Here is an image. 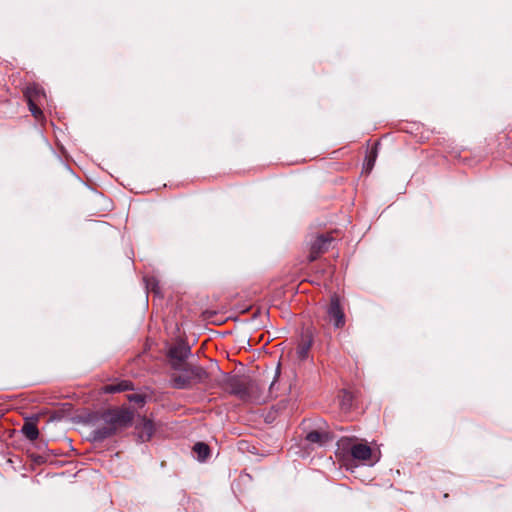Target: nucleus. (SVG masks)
Segmentation results:
<instances>
[{
    "label": "nucleus",
    "instance_id": "12",
    "mask_svg": "<svg viewBox=\"0 0 512 512\" xmlns=\"http://www.w3.org/2000/svg\"><path fill=\"white\" fill-rule=\"evenodd\" d=\"M306 440L310 443H317L319 445H323L324 443L330 440V437L328 433L314 430L307 433Z\"/></svg>",
    "mask_w": 512,
    "mask_h": 512
},
{
    "label": "nucleus",
    "instance_id": "16",
    "mask_svg": "<svg viewBox=\"0 0 512 512\" xmlns=\"http://www.w3.org/2000/svg\"><path fill=\"white\" fill-rule=\"evenodd\" d=\"M376 156H377V152H376V148H375L366 159L367 162L365 165H366L367 169H372V167L374 166Z\"/></svg>",
    "mask_w": 512,
    "mask_h": 512
},
{
    "label": "nucleus",
    "instance_id": "4",
    "mask_svg": "<svg viewBox=\"0 0 512 512\" xmlns=\"http://www.w3.org/2000/svg\"><path fill=\"white\" fill-rule=\"evenodd\" d=\"M340 444L342 445L343 448H347L349 450L350 455L355 460L364 462L370 461L371 465L378 461V459H376L375 461H371L372 450L370 446L365 443H354L352 442L351 439L342 438L340 440Z\"/></svg>",
    "mask_w": 512,
    "mask_h": 512
},
{
    "label": "nucleus",
    "instance_id": "5",
    "mask_svg": "<svg viewBox=\"0 0 512 512\" xmlns=\"http://www.w3.org/2000/svg\"><path fill=\"white\" fill-rule=\"evenodd\" d=\"M326 313L329 319V322H331L335 329L343 328L346 319L344 310L340 304V299L338 295L333 294L330 298V303L326 309Z\"/></svg>",
    "mask_w": 512,
    "mask_h": 512
},
{
    "label": "nucleus",
    "instance_id": "7",
    "mask_svg": "<svg viewBox=\"0 0 512 512\" xmlns=\"http://www.w3.org/2000/svg\"><path fill=\"white\" fill-rule=\"evenodd\" d=\"M191 354V348L184 342H181L168 351V357L170 358L171 367L174 370H181L182 366L187 364L185 360Z\"/></svg>",
    "mask_w": 512,
    "mask_h": 512
},
{
    "label": "nucleus",
    "instance_id": "3",
    "mask_svg": "<svg viewBox=\"0 0 512 512\" xmlns=\"http://www.w3.org/2000/svg\"><path fill=\"white\" fill-rule=\"evenodd\" d=\"M182 373L171 377V385L176 389H188L196 384H204L209 379L208 372L201 366L185 364Z\"/></svg>",
    "mask_w": 512,
    "mask_h": 512
},
{
    "label": "nucleus",
    "instance_id": "8",
    "mask_svg": "<svg viewBox=\"0 0 512 512\" xmlns=\"http://www.w3.org/2000/svg\"><path fill=\"white\" fill-rule=\"evenodd\" d=\"M313 344V338H312V333L307 330L305 331L302 336H301V340H300V343L297 347V356L300 360H304L308 357V352L311 348Z\"/></svg>",
    "mask_w": 512,
    "mask_h": 512
},
{
    "label": "nucleus",
    "instance_id": "1",
    "mask_svg": "<svg viewBox=\"0 0 512 512\" xmlns=\"http://www.w3.org/2000/svg\"><path fill=\"white\" fill-rule=\"evenodd\" d=\"M279 373L280 367L278 366L274 379L270 383L266 373L234 376L229 379L228 387L231 394L243 401L265 403L273 396V386Z\"/></svg>",
    "mask_w": 512,
    "mask_h": 512
},
{
    "label": "nucleus",
    "instance_id": "10",
    "mask_svg": "<svg viewBox=\"0 0 512 512\" xmlns=\"http://www.w3.org/2000/svg\"><path fill=\"white\" fill-rule=\"evenodd\" d=\"M22 434L30 441H35L39 437V430L36 422L27 420L21 428Z\"/></svg>",
    "mask_w": 512,
    "mask_h": 512
},
{
    "label": "nucleus",
    "instance_id": "2",
    "mask_svg": "<svg viewBox=\"0 0 512 512\" xmlns=\"http://www.w3.org/2000/svg\"><path fill=\"white\" fill-rule=\"evenodd\" d=\"M134 414L126 408L108 409L96 416L94 429L91 431L93 441L101 442L118 431L132 425Z\"/></svg>",
    "mask_w": 512,
    "mask_h": 512
},
{
    "label": "nucleus",
    "instance_id": "6",
    "mask_svg": "<svg viewBox=\"0 0 512 512\" xmlns=\"http://www.w3.org/2000/svg\"><path fill=\"white\" fill-rule=\"evenodd\" d=\"M333 241L334 238L330 234L317 235L310 244L309 254L307 256L308 261L313 262L318 259L321 254L327 252Z\"/></svg>",
    "mask_w": 512,
    "mask_h": 512
},
{
    "label": "nucleus",
    "instance_id": "13",
    "mask_svg": "<svg viewBox=\"0 0 512 512\" xmlns=\"http://www.w3.org/2000/svg\"><path fill=\"white\" fill-rule=\"evenodd\" d=\"M32 92H37L36 91V88H28L27 89V92H26V97L28 99V107H29V110L31 112V114L39 119L42 115H43V112L42 110L35 104L34 100H33V96H32Z\"/></svg>",
    "mask_w": 512,
    "mask_h": 512
},
{
    "label": "nucleus",
    "instance_id": "15",
    "mask_svg": "<svg viewBox=\"0 0 512 512\" xmlns=\"http://www.w3.org/2000/svg\"><path fill=\"white\" fill-rule=\"evenodd\" d=\"M127 398L129 402L139 405H143L145 403V397L141 394H130L127 396Z\"/></svg>",
    "mask_w": 512,
    "mask_h": 512
},
{
    "label": "nucleus",
    "instance_id": "11",
    "mask_svg": "<svg viewBox=\"0 0 512 512\" xmlns=\"http://www.w3.org/2000/svg\"><path fill=\"white\" fill-rule=\"evenodd\" d=\"M132 383L130 381H121L117 384L105 385L102 390L104 393H118L123 391L132 390Z\"/></svg>",
    "mask_w": 512,
    "mask_h": 512
},
{
    "label": "nucleus",
    "instance_id": "9",
    "mask_svg": "<svg viewBox=\"0 0 512 512\" xmlns=\"http://www.w3.org/2000/svg\"><path fill=\"white\" fill-rule=\"evenodd\" d=\"M138 438L141 442L149 441L154 434V425L151 420L143 418L141 423L136 426Z\"/></svg>",
    "mask_w": 512,
    "mask_h": 512
},
{
    "label": "nucleus",
    "instance_id": "14",
    "mask_svg": "<svg viewBox=\"0 0 512 512\" xmlns=\"http://www.w3.org/2000/svg\"><path fill=\"white\" fill-rule=\"evenodd\" d=\"M193 451L197 454L199 461H205L210 454L209 446L203 442L196 443L193 447Z\"/></svg>",
    "mask_w": 512,
    "mask_h": 512
}]
</instances>
